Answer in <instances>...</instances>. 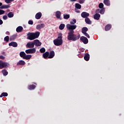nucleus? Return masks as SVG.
<instances>
[{
    "instance_id": "nucleus-1",
    "label": "nucleus",
    "mask_w": 124,
    "mask_h": 124,
    "mask_svg": "<svg viewBox=\"0 0 124 124\" xmlns=\"http://www.w3.org/2000/svg\"><path fill=\"white\" fill-rule=\"evenodd\" d=\"M80 38V35H77L74 34V32L71 31L68 33L67 39L68 40H72V41H76Z\"/></svg>"
},
{
    "instance_id": "nucleus-2",
    "label": "nucleus",
    "mask_w": 124,
    "mask_h": 124,
    "mask_svg": "<svg viewBox=\"0 0 124 124\" xmlns=\"http://www.w3.org/2000/svg\"><path fill=\"white\" fill-rule=\"evenodd\" d=\"M59 35L58 38L53 41V43L55 46H61V45H62V34L60 33L59 34Z\"/></svg>"
},
{
    "instance_id": "nucleus-3",
    "label": "nucleus",
    "mask_w": 124,
    "mask_h": 124,
    "mask_svg": "<svg viewBox=\"0 0 124 124\" xmlns=\"http://www.w3.org/2000/svg\"><path fill=\"white\" fill-rule=\"evenodd\" d=\"M66 28L67 30L69 31V32H71V31H73L74 32V30L77 28V26L68 24L66 25Z\"/></svg>"
},
{
    "instance_id": "nucleus-4",
    "label": "nucleus",
    "mask_w": 124,
    "mask_h": 124,
    "mask_svg": "<svg viewBox=\"0 0 124 124\" xmlns=\"http://www.w3.org/2000/svg\"><path fill=\"white\" fill-rule=\"evenodd\" d=\"M8 66H9V63L6 62H3L2 61H0V69L7 68Z\"/></svg>"
},
{
    "instance_id": "nucleus-5",
    "label": "nucleus",
    "mask_w": 124,
    "mask_h": 124,
    "mask_svg": "<svg viewBox=\"0 0 124 124\" xmlns=\"http://www.w3.org/2000/svg\"><path fill=\"white\" fill-rule=\"evenodd\" d=\"M36 52L35 48H30L25 50L26 54H34Z\"/></svg>"
},
{
    "instance_id": "nucleus-6",
    "label": "nucleus",
    "mask_w": 124,
    "mask_h": 124,
    "mask_svg": "<svg viewBox=\"0 0 124 124\" xmlns=\"http://www.w3.org/2000/svg\"><path fill=\"white\" fill-rule=\"evenodd\" d=\"M27 39H29V40H34V39H35L33 35V32H29L27 34Z\"/></svg>"
},
{
    "instance_id": "nucleus-7",
    "label": "nucleus",
    "mask_w": 124,
    "mask_h": 124,
    "mask_svg": "<svg viewBox=\"0 0 124 124\" xmlns=\"http://www.w3.org/2000/svg\"><path fill=\"white\" fill-rule=\"evenodd\" d=\"M80 40L84 43V44H88L89 43V40L85 36H81L80 37Z\"/></svg>"
},
{
    "instance_id": "nucleus-8",
    "label": "nucleus",
    "mask_w": 124,
    "mask_h": 124,
    "mask_svg": "<svg viewBox=\"0 0 124 124\" xmlns=\"http://www.w3.org/2000/svg\"><path fill=\"white\" fill-rule=\"evenodd\" d=\"M34 46H36V47H39V46H41L42 43L40 42L39 40H35L33 41Z\"/></svg>"
},
{
    "instance_id": "nucleus-9",
    "label": "nucleus",
    "mask_w": 124,
    "mask_h": 124,
    "mask_svg": "<svg viewBox=\"0 0 124 124\" xmlns=\"http://www.w3.org/2000/svg\"><path fill=\"white\" fill-rule=\"evenodd\" d=\"M62 15V12L60 11H57L55 13V16L57 19H59V20H62V17H61Z\"/></svg>"
},
{
    "instance_id": "nucleus-10",
    "label": "nucleus",
    "mask_w": 124,
    "mask_h": 124,
    "mask_svg": "<svg viewBox=\"0 0 124 124\" xmlns=\"http://www.w3.org/2000/svg\"><path fill=\"white\" fill-rule=\"evenodd\" d=\"M26 47L27 48H33L34 47V43L33 42H29L26 45Z\"/></svg>"
},
{
    "instance_id": "nucleus-11",
    "label": "nucleus",
    "mask_w": 124,
    "mask_h": 124,
    "mask_svg": "<svg viewBox=\"0 0 124 124\" xmlns=\"http://www.w3.org/2000/svg\"><path fill=\"white\" fill-rule=\"evenodd\" d=\"M81 16L82 18H88V17H89L90 16V14L88 13H87L86 12H83L81 14Z\"/></svg>"
},
{
    "instance_id": "nucleus-12",
    "label": "nucleus",
    "mask_w": 124,
    "mask_h": 124,
    "mask_svg": "<svg viewBox=\"0 0 124 124\" xmlns=\"http://www.w3.org/2000/svg\"><path fill=\"white\" fill-rule=\"evenodd\" d=\"M55 57V51L51 50L49 52L48 59H53Z\"/></svg>"
},
{
    "instance_id": "nucleus-13",
    "label": "nucleus",
    "mask_w": 124,
    "mask_h": 124,
    "mask_svg": "<svg viewBox=\"0 0 124 124\" xmlns=\"http://www.w3.org/2000/svg\"><path fill=\"white\" fill-rule=\"evenodd\" d=\"M41 17H42V13L41 12L37 13L35 16V18L37 20H39Z\"/></svg>"
},
{
    "instance_id": "nucleus-14",
    "label": "nucleus",
    "mask_w": 124,
    "mask_h": 124,
    "mask_svg": "<svg viewBox=\"0 0 124 124\" xmlns=\"http://www.w3.org/2000/svg\"><path fill=\"white\" fill-rule=\"evenodd\" d=\"M96 12L97 13H98V12H99L101 14L103 15L104 14V12H105V8H103L101 10L99 9H98L96 10Z\"/></svg>"
},
{
    "instance_id": "nucleus-15",
    "label": "nucleus",
    "mask_w": 124,
    "mask_h": 124,
    "mask_svg": "<svg viewBox=\"0 0 124 124\" xmlns=\"http://www.w3.org/2000/svg\"><path fill=\"white\" fill-rule=\"evenodd\" d=\"M84 59L86 62H88V61H90V54L88 53H85Z\"/></svg>"
},
{
    "instance_id": "nucleus-16",
    "label": "nucleus",
    "mask_w": 124,
    "mask_h": 124,
    "mask_svg": "<svg viewBox=\"0 0 124 124\" xmlns=\"http://www.w3.org/2000/svg\"><path fill=\"white\" fill-rule=\"evenodd\" d=\"M34 85L32 84V85H29L28 86V90H34V89H35V88L36 87V83H34Z\"/></svg>"
},
{
    "instance_id": "nucleus-17",
    "label": "nucleus",
    "mask_w": 124,
    "mask_h": 124,
    "mask_svg": "<svg viewBox=\"0 0 124 124\" xmlns=\"http://www.w3.org/2000/svg\"><path fill=\"white\" fill-rule=\"evenodd\" d=\"M49 53L48 51L46 52L45 53L43 54V57L44 59L47 60L49 57Z\"/></svg>"
},
{
    "instance_id": "nucleus-18",
    "label": "nucleus",
    "mask_w": 124,
    "mask_h": 124,
    "mask_svg": "<svg viewBox=\"0 0 124 124\" xmlns=\"http://www.w3.org/2000/svg\"><path fill=\"white\" fill-rule=\"evenodd\" d=\"M111 28H112V25L110 24H108L105 26V30L106 31H110L111 30Z\"/></svg>"
},
{
    "instance_id": "nucleus-19",
    "label": "nucleus",
    "mask_w": 124,
    "mask_h": 124,
    "mask_svg": "<svg viewBox=\"0 0 124 124\" xmlns=\"http://www.w3.org/2000/svg\"><path fill=\"white\" fill-rule=\"evenodd\" d=\"M44 27H45V25H44V24H41L37 25L36 28L37 30H41V29H43Z\"/></svg>"
},
{
    "instance_id": "nucleus-20",
    "label": "nucleus",
    "mask_w": 124,
    "mask_h": 124,
    "mask_svg": "<svg viewBox=\"0 0 124 124\" xmlns=\"http://www.w3.org/2000/svg\"><path fill=\"white\" fill-rule=\"evenodd\" d=\"M9 46H12L13 47H17V46H18V44L16 43V42H11L9 44Z\"/></svg>"
},
{
    "instance_id": "nucleus-21",
    "label": "nucleus",
    "mask_w": 124,
    "mask_h": 124,
    "mask_svg": "<svg viewBox=\"0 0 124 124\" xmlns=\"http://www.w3.org/2000/svg\"><path fill=\"white\" fill-rule=\"evenodd\" d=\"M26 62L23 60H20L17 63L16 65H25Z\"/></svg>"
},
{
    "instance_id": "nucleus-22",
    "label": "nucleus",
    "mask_w": 124,
    "mask_h": 124,
    "mask_svg": "<svg viewBox=\"0 0 124 124\" xmlns=\"http://www.w3.org/2000/svg\"><path fill=\"white\" fill-rule=\"evenodd\" d=\"M17 38V34H14L10 37V41H13Z\"/></svg>"
},
{
    "instance_id": "nucleus-23",
    "label": "nucleus",
    "mask_w": 124,
    "mask_h": 124,
    "mask_svg": "<svg viewBox=\"0 0 124 124\" xmlns=\"http://www.w3.org/2000/svg\"><path fill=\"white\" fill-rule=\"evenodd\" d=\"M99 18H100V15L99 14L96 13V14L93 15V18L94 20H99Z\"/></svg>"
},
{
    "instance_id": "nucleus-24",
    "label": "nucleus",
    "mask_w": 124,
    "mask_h": 124,
    "mask_svg": "<svg viewBox=\"0 0 124 124\" xmlns=\"http://www.w3.org/2000/svg\"><path fill=\"white\" fill-rule=\"evenodd\" d=\"M33 35L35 39L36 38H38V37H39V35H40V32L39 31H36L35 33H33Z\"/></svg>"
},
{
    "instance_id": "nucleus-25",
    "label": "nucleus",
    "mask_w": 124,
    "mask_h": 124,
    "mask_svg": "<svg viewBox=\"0 0 124 124\" xmlns=\"http://www.w3.org/2000/svg\"><path fill=\"white\" fill-rule=\"evenodd\" d=\"M85 21L86 24H88V25H92V21H91L89 17H86V18L85 19Z\"/></svg>"
},
{
    "instance_id": "nucleus-26",
    "label": "nucleus",
    "mask_w": 124,
    "mask_h": 124,
    "mask_svg": "<svg viewBox=\"0 0 124 124\" xmlns=\"http://www.w3.org/2000/svg\"><path fill=\"white\" fill-rule=\"evenodd\" d=\"M26 53L24 51H21L19 53V56L21 57V58H22L23 59H25V57H26Z\"/></svg>"
},
{
    "instance_id": "nucleus-27",
    "label": "nucleus",
    "mask_w": 124,
    "mask_h": 124,
    "mask_svg": "<svg viewBox=\"0 0 124 124\" xmlns=\"http://www.w3.org/2000/svg\"><path fill=\"white\" fill-rule=\"evenodd\" d=\"M1 72L4 76H7L8 75V72L5 69L2 70Z\"/></svg>"
},
{
    "instance_id": "nucleus-28",
    "label": "nucleus",
    "mask_w": 124,
    "mask_h": 124,
    "mask_svg": "<svg viewBox=\"0 0 124 124\" xmlns=\"http://www.w3.org/2000/svg\"><path fill=\"white\" fill-rule=\"evenodd\" d=\"M16 31L17 32H21L23 31V27L22 26H18L16 29Z\"/></svg>"
},
{
    "instance_id": "nucleus-29",
    "label": "nucleus",
    "mask_w": 124,
    "mask_h": 124,
    "mask_svg": "<svg viewBox=\"0 0 124 124\" xmlns=\"http://www.w3.org/2000/svg\"><path fill=\"white\" fill-rule=\"evenodd\" d=\"M9 7H10V5H2L0 8L1 9H4L9 8Z\"/></svg>"
},
{
    "instance_id": "nucleus-30",
    "label": "nucleus",
    "mask_w": 124,
    "mask_h": 124,
    "mask_svg": "<svg viewBox=\"0 0 124 124\" xmlns=\"http://www.w3.org/2000/svg\"><path fill=\"white\" fill-rule=\"evenodd\" d=\"M104 3L107 6H110V0H104Z\"/></svg>"
},
{
    "instance_id": "nucleus-31",
    "label": "nucleus",
    "mask_w": 124,
    "mask_h": 124,
    "mask_svg": "<svg viewBox=\"0 0 124 124\" xmlns=\"http://www.w3.org/2000/svg\"><path fill=\"white\" fill-rule=\"evenodd\" d=\"M88 31V28L83 27L82 29L81 32H82V33H85V32H87V31Z\"/></svg>"
},
{
    "instance_id": "nucleus-32",
    "label": "nucleus",
    "mask_w": 124,
    "mask_h": 124,
    "mask_svg": "<svg viewBox=\"0 0 124 124\" xmlns=\"http://www.w3.org/2000/svg\"><path fill=\"white\" fill-rule=\"evenodd\" d=\"M65 27V25H64V24L62 23L59 26V29H60L61 31H62V30L64 29Z\"/></svg>"
},
{
    "instance_id": "nucleus-33",
    "label": "nucleus",
    "mask_w": 124,
    "mask_h": 124,
    "mask_svg": "<svg viewBox=\"0 0 124 124\" xmlns=\"http://www.w3.org/2000/svg\"><path fill=\"white\" fill-rule=\"evenodd\" d=\"M31 55L26 54L24 60H31Z\"/></svg>"
},
{
    "instance_id": "nucleus-34",
    "label": "nucleus",
    "mask_w": 124,
    "mask_h": 124,
    "mask_svg": "<svg viewBox=\"0 0 124 124\" xmlns=\"http://www.w3.org/2000/svg\"><path fill=\"white\" fill-rule=\"evenodd\" d=\"M63 18L64 19H69V18H70V15H67V14H63Z\"/></svg>"
},
{
    "instance_id": "nucleus-35",
    "label": "nucleus",
    "mask_w": 124,
    "mask_h": 124,
    "mask_svg": "<svg viewBox=\"0 0 124 124\" xmlns=\"http://www.w3.org/2000/svg\"><path fill=\"white\" fill-rule=\"evenodd\" d=\"M7 16L9 18H12L14 16V14L11 12L8 14Z\"/></svg>"
},
{
    "instance_id": "nucleus-36",
    "label": "nucleus",
    "mask_w": 124,
    "mask_h": 124,
    "mask_svg": "<svg viewBox=\"0 0 124 124\" xmlns=\"http://www.w3.org/2000/svg\"><path fill=\"white\" fill-rule=\"evenodd\" d=\"M75 6L78 9H81V7H82V6L79 3H76Z\"/></svg>"
},
{
    "instance_id": "nucleus-37",
    "label": "nucleus",
    "mask_w": 124,
    "mask_h": 124,
    "mask_svg": "<svg viewBox=\"0 0 124 124\" xmlns=\"http://www.w3.org/2000/svg\"><path fill=\"white\" fill-rule=\"evenodd\" d=\"M8 95V93H2L1 95H0V97H2V96H7Z\"/></svg>"
},
{
    "instance_id": "nucleus-38",
    "label": "nucleus",
    "mask_w": 124,
    "mask_h": 124,
    "mask_svg": "<svg viewBox=\"0 0 124 124\" xmlns=\"http://www.w3.org/2000/svg\"><path fill=\"white\" fill-rule=\"evenodd\" d=\"M4 40L6 42H8L9 41V36H6V37H5L4 38Z\"/></svg>"
},
{
    "instance_id": "nucleus-39",
    "label": "nucleus",
    "mask_w": 124,
    "mask_h": 124,
    "mask_svg": "<svg viewBox=\"0 0 124 124\" xmlns=\"http://www.w3.org/2000/svg\"><path fill=\"white\" fill-rule=\"evenodd\" d=\"M46 51V49H45V48L42 47L40 49V53H45V51Z\"/></svg>"
},
{
    "instance_id": "nucleus-40",
    "label": "nucleus",
    "mask_w": 124,
    "mask_h": 124,
    "mask_svg": "<svg viewBox=\"0 0 124 124\" xmlns=\"http://www.w3.org/2000/svg\"><path fill=\"white\" fill-rule=\"evenodd\" d=\"M99 8L102 9L104 7V5L102 3H100L98 5Z\"/></svg>"
},
{
    "instance_id": "nucleus-41",
    "label": "nucleus",
    "mask_w": 124,
    "mask_h": 124,
    "mask_svg": "<svg viewBox=\"0 0 124 124\" xmlns=\"http://www.w3.org/2000/svg\"><path fill=\"white\" fill-rule=\"evenodd\" d=\"M71 25H74L75 24H76V19H74L73 20V21L70 22Z\"/></svg>"
},
{
    "instance_id": "nucleus-42",
    "label": "nucleus",
    "mask_w": 124,
    "mask_h": 124,
    "mask_svg": "<svg viewBox=\"0 0 124 124\" xmlns=\"http://www.w3.org/2000/svg\"><path fill=\"white\" fill-rule=\"evenodd\" d=\"M6 3H11V1H14V0H5Z\"/></svg>"
},
{
    "instance_id": "nucleus-43",
    "label": "nucleus",
    "mask_w": 124,
    "mask_h": 124,
    "mask_svg": "<svg viewBox=\"0 0 124 124\" xmlns=\"http://www.w3.org/2000/svg\"><path fill=\"white\" fill-rule=\"evenodd\" d=\"M83 34H84V35L86 36V37H87L88 38H90V35H89V34H88V33H87V32L83 33Z\"/></svg>"
},
{
    "instance_id": "nucleus-44",
    "label": "nucleus",
    "mask_w": 124,
    "mask_h": 124,
    "mask_svg": "<svg viewBox=\"0 0 124 124\" xmlns=\"http://www.w3.org/2000/svg\"><path fill=\"white\" fill-rule=\"evenodd\" d=\"M5 13V11L0 9V15H2V14H4Z\"/></svg>"
},
{
    "instance_id": "nucleus-45",
    "label": "nucleus",
    "mask_w": 124,
    "mask_h": 124,
    "mask_svg": "<svg viewBox=\"0 0 124 124\" xmlns=\"http://www.w3.org/2000/svg\"><path fill=\"white\" fill-rule=\"evenodd\" d=\"M28 24L29 25H33V21L32 20H29L28 21Z\"/></svg>"
},
{
    "instance_id": "nucleus-46",
    "label": "nucleus",
    "mask_w": 124,
    "mask_h": 124,
    "mask_svg": "<svg viewBox=\"0 0 124 124\" xmlns=\"http://www.w3.org/2000/svg\"><path fill=\"white\" fill-rule=\"evenodd\" d=\"M78 2L79 3H80V4H82V3H84V2H85V0H79Z\"/></svg>"
},
{
    "instance_id": "nucleus-47",
    "label": "nucleus",
    "mask_w": 124,
    "mask_h": 124,
    "mask_svg": "<svg viewBox=\"0 0 124 124\" xmlns=\"http://www.w3.org/2000/svg\"><path fill=\"white\" fill-rule=\"evenodd\" d=\"M3 20H7V16L5 15L3 16Z\"/></svg>"
},
{
    "instance_id": "nucleus-48",
    "label": "nucleus",
    "mask_w": 124,
    "mask_h": 124,
    "mask_svg": "<svg viewBox=\"0 0 124 124\" xmlns=\"http://www.w3.org/2000/svg\"><path fill=\"white\" fill-rule=\"evenodd\" d=\"M5 57L2 55L0 56V60H4Z\"/></svg>"
},
{
    "instance_id": "nucleus-49",
    "label": "nucleus",
    "mask_w": 124,
    "mask_h": 124,
    "mask_svg": "<svg viewBox=\"0 0 124 124\" xmlns=\"http://www.w3.org/2000/svg\"><path fill=\"white\" fill-rule=\"evenodd\" d=\"M3 24V21H2V20L0 19V25H2Z\"/></svg>"
},
{
    "instance_id": "nucleus-50",
    "label": "nucleus",
    "mask_w": 124,
    "mask_h": 124,
    "mask_svg": "<svg viewBox=\"0 0 124 124\" xmlns=\"http://www.w3.org/2000/svg\"><path fill=\"white\" fill-rule=\"evenodd\" d=\"M6 34H7L8 35H9V34H10V33H9V31H7L6 32Z\"/></svg>"
},
{
    "instance_id": "nucleus-51",
    "label": "nucleus",
    "mask_w": 124,
    "mask_h": 124,
    "mask_svg": "<svg viewBox=\"0 0 124 124\" xmlns=\"http://www.w3.org/2000/svg\"><path fill=\"white\" fill-rule=\"evenodd\" d=\"M2 55H3L4 56H5V52H2Z\"/></svg>"
},
{
    "instance_id": "nucleus-52",
    "label": "nucleus",
    "mask_w": 124,
    "mask_h": 124,
    "mask_svg": "<svg viewBox=\"0 0 124 124\" xmlns=\"http://www.w3.org/2000/svg\"><path fill=\"white\" fill-rule=\"evenodd\" d=\"M0 6H2V2H0Z\"/></svg>"
},
{
    "instance_id": "nucleus-53",
    "label": "nucleus",
    "mask_w": 124,
    "mask_h": 124,
    "mask_svg": "<svg viewBox=\"0 0 124 124\" xmlns=\"http://www.w3.org/2000/svg\"><path fill=\"white\" fill-rule=\"evenodd\" d=\"M71 1H76L77 0H70Z\"/></svg>"
},
{
    "instance_id": "nucleus-54",
    "label": "nucleus",
    "mask_w": 124,
    "mask_h": 124,
    "mask_svg": "<svg viewBox=\"0 0 124 124\" xmlns=\"http://www.w3.org/2000/svg\"><path fill=\"white\" fill-rule=\"evenodd\" d=\"M79 12H80V11H78V13H79Z\"/></svg>"
}]
</instances>
